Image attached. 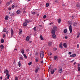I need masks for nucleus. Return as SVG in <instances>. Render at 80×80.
Wrapping results in <instances>:
<instances>
[{
    "label": "nucleus",
    "instance_id": "f257e3e1",
    "mask_svg": "<svg viewBox=\"0 0 80 80\" xmlns=\"http://www.w3.org/2000/svg\"><path fill=\"white\" fill-rule=\"evenodd\" d=\"M30 21H28L27 20H25V22L23 23V26H24V27H26L27 25V23H30Z\"/></svg>",
    "mask_w": 80,
    "mask_h": 80
},
{
    "label": "nucleus",
    "instance_id": "f03ea898",
    "mask_svg": "<svg viewBox=\"0 0 80 80\" xmlns=\"http://www.w3.org/2000/svg\"><path fill=\"white\" fill-rule=\"evenodd\" d=\"M40 56L41 58H43V56H44V52H43L42 51L41 52Z\"/></svg>",
    "mask_w": 80,
    "mask_h": 80
},
{
    "label": "nucleus",
    "instance_id": "7ed1b4c3",
    "mask_svg": "<svg viewBox=\"0 0 80 80\" xmlns=\"http://www.w3.org/2000/svg\"><path fill=\"white\" fill-rule=\"evenodd\" d=\"M62 67L59 66L58 67V72L59 73H62Z\"/></svg>",
    "mask_w": 80,
    "mask_h": 80
},
{
    "label": "nucleus",
    "instance_id": "20e7f679",
    "mask_svg": "<svg viewBox=\"0 0 80 80\" xmlns=\"http://www.w3.org/2000/svg\"><path fill=\"white\" fill-rule=\"evenodd\" d=\"M11 36H10V38H12L13 35L14 34V33H13V29H12V28H11Z\"/></svg>",
    "mask_w": 80,
    "mask_h": 80
},
{
    "label": "nucleus",
    "instance_id": "39448f33",
    "mask_svg": "<svg viewBox=\"0 0 80 80\" xmlns=\"http://www.w3.org/2000/svg\"><path fill=\"white\" fill-rule=\"evenodd\" d=\"M69 29L70 31V33H71L72 32V26L70 25L69 26Z\"/></svg>",
    "mask_w": 80,
    "mask_h": 80
},
{
    "label": "nucleus",
    "instance_id": "423d86ee",
    "mask_svg": "<svg viewBox=\"0 0 80 80\" xmlns=\"http://www.w3.org/2000/svg\"><path fill=\"white\" fill-rule=\"evenodd\" d=\"M12 3V0H10L9 2H8L6 4V6L7 7L8 6L10 5V4H11Z\"/></svg>",
    "mask_w": 80,
    "mask_h": 80
},
{
    "label": "nucleus",
    "instance_id": "0eeeda50",
    "mask_svg": "<svg viewBox=\"0 0 80 80\" xmlns=\"http://www.w3.org/2000/svg\"><path fill=\"white\" fill-rule=\"evenodd\" d=\"M51 74H53L55 73V70L53 69H52L51 70Z\"/></svg>",
    "mask_w": 80,
    "mask_h": 80
},
{
    "label": "nucleus",
    "instance_id": "6e6552de",
    "mask_svg": "<svg viewBox=\"0 0 80 80\" xmlns=\"http://www.w3.org/2000/svg\"><path fill=\"white\" fill-rule=\"evenodd\" d=\"M53 29L54 30H55L56 31H57V30L58 28L57 27H56V26H54L53 27Z\"/></svg>",
    "mask_w": 80,
    "mask_h": 80
},
{
    "label": "nucleus",
    "instance_id": "1a4fd4ad",
    "mask_svg": "<svg viewBox=\"0 0 80 80\" xmlns=\"http://www.w3.org/2000/svg\"><path fill=\"white\" fill-rule=\"evenodd\" d=\"M5 73H6V76H7L8 75V70L6 69Z\"/></svg>",
    "mask_w": 80,
    "mask_h": 80
},
{
    "label": "nucleus",
    "instance_id": "9d476101",
    "mask_svg": "<svg viewBox=\"0 0 80 80\" xmlns=\"http://www.w3.org/2000/svg\"><path fill=\"white\" fill-rule=\"evenodd\" d=\"M51 33L52 34H55V30L54 29H52V30Z\"/></svg>",
    "mask_w": 80,
    "mask_h": 80
},
{
    "label": "nucleus",
    "instance_id": "9b49d317",
    "mask_svg": "<svg viewBox=\"0 0 80 80\" xmlns=\"http://www.w3.org/2000/svg\"><path fill=\"white\" fill-rule=\"evenodd\" d=\"M63 45L64 47V48H67V43H65L63 44Z\"/></svg>",
    "mask_w": 80,
    "mask_h": 80
},
{
    "label": "nucleus",
    "instance_id": "f8f14e48",
    "mask_svg": "<svg viewBox=\"0 0 80 80\" xmlns=\"http://www.w3.org/2000/svg\"><path fill=\"white\" fill-rule=\"evenodd\" d=\"M29 39H30V37L28 36L26 37V40L27 41H29Z\"/></svg>",
    "mask_w": 80,
    "mask_h": 80
},
{
    "label": "nucleus",
    "instance_id": "ddd939ff",
    "mask_svg": "<svg viewBox=\"0 0 80 80\" xmlns=\"http://www.w3.org/2000/svg\"><path fill=\"white\" fill-rule=\"evenodd\" d=\"M52 37L53 38H56V35H55V34H53L52 36Z\"/></svg>",
    "mask_w": 80,
    "mask_h": 80
},
{
    "label": "nucleus",
    "instance_id": "4468645a",
    "mask_svg": "<svg viewBox=\"0 0 80 80\" xmlns=\"http://www.w3.org/2000/svg\"><path fill=\"white\" fill-rule=\"evenodd\" d=\"M40 38L41 40H44V39L43 38V37H42V35L40 36Z\"/></svg>",
    "mask_w": 80,
    "mask_h": 80
},
{
    "label": "nucleus",
    "instance_id": "2eb2a0df",
    "mask_svg": "<svg viewBox=\"0 0 80 80\" xmlns=\"http://www.w3.org/2000/svg\"><path fill=\"white\" fill-rule=\"evenodd\" d=\"M21 53H22V54H23L24 53V50H23V49H21Z\"/></svg>",
    "mask_w": 80,
    "mask_h": 80
},
{
    "label": "nucleus",
    "instance_id": "dca6fc26",
    "mask_svg": "<svg viewBox=\"0 0 80 80\" xmlns=\"http://www.w3.org/2000/svg\"><path fill=\"white\" fill-rule=\"evenodd\" d=\"M59 48H62L63 47H62V43H61L59 44Z\"/></svg>",
    "mask_w": 80,
    "mask_h": 80
},
{
    "label": "nucleus",
    "instance_id": "f3484780",
    "mask_svg": "<svg viewBox=\"0 0 80 80\" xmlns=\"http://www.w3.org/2000/svg\"><path fill=\"white\" fill-rule=\"evenodd\" d=\"M8 18L9 17L8 16H6L5 17V20H8Z\"/></svg>",
    "mask_w": 80,
    "mask_h": 80
},
{
    "label": "nucleus",
    "instance_id": "a211bd4d",
    "mask_svg": "<svg viewBox=\"0 0 80 80\" xmlns=\"http://www.w3.org/2000/svg\"><path fill=\"white\" fill-rule=\"evenodd\" d=\"M21 12L20 10H18L16 12L17 14H20Z\"/></svg>",
    "mask_w": 80,
    "mask_h": 80
},
{
    "label": "nucleus",
    "instance_id": "6ab92c4d",
    "mask_svg": "<svg viewBox=\"0 0 80 80\" xmlns=\"http://www.w3.org/2000/svg\"><path fill=\"white\" fill-rule=\"evenodd\" d=\"M38 60H39V59L36 58L35 59V62H36V63H37V62H38Z\"/></svg>",
    "mask_w": 80,
    "mask_h": 80
},
{
    "label": "nucleus",
    "instance_id": "aec40b11",
    "mask_svg": "<svg viewBox=\"0 0 80 80\" xmlns=\"http://www.w3.org/2000/svg\"><path fill=\"white\" fill-rule=\"evenodd\" d=\"M52 42H50L48 43V45L49 46H51L52 45Z\"/></svg>",
    "mask_w": 80,
    "mask_h": 80
},
{
    "label": "nucleus",
    "instance_id": "412c9836",
    "mask_svg": "<svg viewBox=\"0 0 80 80\" xmlns=\"http://www.w3.org/2000/svg\"><path fill=\"white\" fill-rule=\"evenodd\" d=\"M0 47L1 49H3V48H4V46L3 45H1L0 46Z\"/></svg>",
    "mask_w": 80,
    "mask_h": 80
},
{
    "label": "nucleus",
    "instance_id": "4be33fe9",
    "mask_svg": "<svg viewBox=\"0 0 80 80\" xmlns=\"http://www.w3.org/2000/svg\"><path fill=\"white\" fill-rule=\"evenodd\" d=\"M58 23H60L61 22V19H59L58 20Z\"/></svg>",
    "mask_w": 80,
    "mask_h": 80
},
{
    "label": "nucleus",
    "instance_id": "5701e85b",
    "mask_svg": "<svg viewBox=\"0 0 80 80\" xmlns=\"http://www.w3.org/2000/svg\"><path fill=\"white\" fill-rule=\"evenodd\" d=\"M46 7H48L49 6V3H47L46 4Z\"/></svg>",
    "mask_w": 80,
    "mask_h": 80
},
{
    "label": "nucleus",
    "instance_id": "b1692460",
    "mask_svg": "<svg viewBox=\"0 0 80 80\" xmlns=\"http://www.w3.org/2000/svg\"><path fill=\"white\" fill-rule=\"evenodd\" d=\"M78 23H77V22H74V23H73V26H76V25H77Z\"/></svg>",
    "mask_w": 80,
    "mask_h": 80
},
{
    "label": "nucleus",
    "instance_id": "393cba45",
    "mask_svg": "<svg viewBox=\"0 0 80 80\" xmlns=\"http://www.w3.org/2000/svg\"><path fill=\"white\" fill-rule=\"evenodd\" d=\"M23 56L24 57V58H26V59H27V55L25 54H23Z\"/></svg>",
    "mask_w": 80,
    "mask_h": 80
},
{
    "label": "nucleus",
    "instance_id": "a878e982",
    "mask_svg": "<svg viewBox=\"0 0 80 80\" xmlns=\"http://www.w3.org/2000/svg\"><path fill=\"white\" fill-rule=\"evenodd\" d=\"M80 35V33H78V34H77V38H79V36Z\"/></svg>",
    "mask_w": 80,
    "mask_h": 80
},
{
    "label": "nucleus",
    "instance_id": "bb28decb",
    "mask_svg": "<svg viewBox=\"0 0 80 80\" xmlns=\"http://www.w3.org/2000/svg\"><path fill=\"white\" fill-rule=\"evenodd\" d=\"M18 66L19 67H20V66H21V63H20V62H18Z\"/></svg>",
    "mask_w": 80,
    "mask_h": 80
},
{
    "label": "nucleus",
    "instance_id": "cd10ccee",
    "mask_svg": "<svg viewBox=\"0 0 80 80\" xmlns=\"http://www.w3.org/2000/svg\"><path fill=\"white\" fill-rule=\"evenodd\" d=\"M64 33H67V29H65L64 30Z\"/></svg>",
    "mask_w": 80,
    "mask_h": 80
},
{
    "label": "nucleus",
    "instance_id": "c85d7f7f",
    "mask_svg": "<svg viewBox=\"0 0 80 80\" xmlns=\"http://www.w3.org/2000/svg\"><path fill=\"white\" fill-rule=\"evenodd\" d=\"M57 58H58V57H57V56L54 57V58L55 60H57Z\"/></svg>",
    "mask_w": 80,
    "mask_h": 80
},
{
    "label": "nucleus",
    "instance_id": "c756f323",
    "mask_svg": "<svg viewBox=\"0 0 80 80\" xmlns=\"http://www.w3.org/2000/svg\"><path fill=\"white\" fill-rule=\"evenodd\" d=\"M7 30H6V29L5 28H4L3 31V32H6Z\"/></svg>",
    "mask_w": 80,
    "mask_h": 80
},
{
    "label": "nucleus",
    "instance_id": "7c9ffc66",
    "mask_svg": "<svg viewBox=\"0 0 80 80\" xmlns=\"http://www.w3.org/2000/svg\"><path fill=\"white\" fill-rule=\"evenodd\" d=\"M1 42L2 43H3V42H4V40H3V39L1 40Z\"/></svg>",
    "mask_w": 80,
    "mask_h": 80
},
{
    "label": "nucleus",
    "instance_id": "2f4dec72",
    "mask_svg": "<svg viewBox=\"0 0 80 80\" xmlns=\"http://www.w3.org/2000/svg\"><path fill=\"white\" fill-rule=\"evenodd\" d=\"M20 60H23V58L22 57V56H20Z\"/></svg>",
    "mask_w": 80,
    "mask_h": 80
},
{
    "label": "nucleus",
    "instance_id": "473e14b6",
    "mask_svg": "<svg viewBox=\"0 0 80 80\" xmlns=\"http://www.w3.org/2000/svg\"><path fill=\"white\" fill-rule=\"evenodd\" d=\"M38 72V69H36L35 70V73H37Z\"/></svg>",
    "mask_w": 80,
    "mask_h": 80
},
{
    "label": "nucleus",
    "instance_id": "72a5a7b5",
    "mask_svg": "<svg viewBox=\"0 0 80 80\" xmlns=\"http://www.w3.org/2000/svg\"><path fill=\"white\" fill-rule=\"evenodd\" d=\"M22 30H21V29H20L19 30V34H21V33H22Z\"/></svg>",
    "mask_w": 80,
    "mask_h": 80
},
{
    "label": "nucleus",
    "instance_id": "f704fd0d",
    "mask_svg": "<svg viewBox=\"0 0 80 80\" xmlns=\"http://www.w3.org/2000/svg\"><path fill=\"white\" fill-rule=\"evenodd\" d=\"M33 29L34 30V31H36V30H37V28L36 27H34L33 28Z\"/></svg>",
    "mask_w": 80,
    "mask_h": 80
},
{
    "label": "nucleus",
    "instance_id": "c9c22d12",
    "mask_svg": "<svg viewBox=\"0 0 80 80\" xmlns=\"http://www.w3.org/2000/svg\"><path fill=\"white\" fill-rule=\"evenodd\" d=\"M77 7H80V4H77L76 5Z\"/></svg>",
    "mask_w": 80,
    "mask_h": 80
},
{
    "label": "nucleus",
    "instance_id": "e433bc0d",
    "mask_svg": "<svg viewBox=\"0 0 80 80\" xmlns=\"http://www.w3.org/2000/svg\"><path fill=\"white\" fill-rule=\"evenodd\" d=\"M7 76H8V78H7L8 79H9V78H10V75L8 74V75H7Z\"/></svg>",
    "mask_w": 80,
    "mask_h": 80
},
{
    "label": "nucleus",
    "instance_id": "4c0bfd02",
    "mask_svg": "<svg viewBox=\"0 0 80 80\" xmlns=\"http://www.w3.org/2000/svg\"><path fill=\"white\" fill-rule=\"evenodd\" d=\"M36 14V12H33L32 13V15H35Z\"/></svg>",
    "mask_w": 80,
    "mask_h": 80
},
{
    "label": "nucleus",
    "instance_id": "58836bf2",
    "mask_svg": "<svg viewBox=\"0 0 80 80\" xmlns=\"http://www.w3.org/2000/svg\"><path fill=\"white\" fill-rule=\"evenodd\" d=\"M72 55L73 57H75L76 55H77V54H73Z\"/></svg>",
    "mask_w": 80,
    "mask_h": 80
},
{
    "label": "nucleus",
    "instance_id": "ea45409f",
    "mask_svg": "<svg viewBox=\"0 0 80 80\" xmlns=\"http://www.w3.org/2000/svg\"><path fill=\"white\" fill-rule=\"evenodd\" d=\"M51 69H52V66L50 65V66H49V70H51Z\"/></svg>",
    "mask_w": 80,
    "mask_h": 80
},
{
    "label": "nucleus",
    "instance_id": "a19ab883",
    "mask_svg": "<svg viewBox=\"0 0 80 80\" xmlns=\"http://www.w3.org/2000/svg\"><path fill=\"white\" fill-rule=\"evenodd\" d=\"M32 63V62H30L29 63H28V65H31V64Z\"/></svg>",
    "mask_w": 80,
    "mask_h": 80
},
{
    "label": "nucleus",
    "instance_id": "79ce46f5",
    "mask_svg": "<svg viewBox=\"0 0 80 80\" xmlns=\"http://www.w3.org/2000/svg\"><path fill=\"white\" fill-rule=\"evenodd\" d=\"M14 15V14L13 13H11V15H10V16H13Z\"/></svg>",
    "mask_w": 80,
    "mask_h": 80
},
{
    "label": "nucleus",
    "instance_id": "37998d69",
    "mask_svg": "<svg viewBox=\"0 0 80 80\" xmlns=\"http://www.w3.org/2000/svg\"><path fill=\"white\" fill-rule=\"evenodd\" d=\"M15 80H18V77H15Z\"/></svg>",
    "mask_w": 80,
    "mask_h": 80
},
{
    "label": "nucleus",
    "instance_id": "c03bdc74",
    "mask_svg": "<svg viewBox=\"0 0 80 80\" xmlns=\"http://www.w3.org/2000/svg\"><path fill=\"white\" fill-rule=\"evenodd\" d=\"M2 37H3V38H5V37H6V36H5V34H3L2 35Z\"/></svg>",
    "mask_w": 80,
    "mask_h": 80
},
{
    "label": "nucleus",
    "instance_id": "a18cd8bd",
    "mask_svg": "<svg viewBox=\"0 0 80 80\" xmlns=\"http://www.w3.org/2000/svg\"><path fill=\"white\" fill-rule=\"evenodd\" d=\"M35 55H36V56L37 57L38 56V52H36V53Z\"/></svg>",
    "mask_w": 80,
    "mask_h": 80
},
{
    "label": "nucleus",
    "instance_id": "49530a36",
    "mask_svg": "<svg viewBox=\"0 0 80 80\" xmlns=\"http://www.w3.org/2000/svg\"><path fill=\"white\" fill-rule=\"evenodd\" d=\"M46 18V15H44L43 16V18Z\"/></svg>",
    "mask_w": 80,
    "mask_h": 80
},
{
    "label": "nucleus",
    "instance_id": "de8ad7c7",
    "mask_svg": "<svg viewBox=\"0 0 80 80\" xmlns=\"http://www.w3.org/2000/svg\"><path fill=\"white\" fill-rule=\"evenodd\" d=\"M14 7H15V5H13L12 6V8H14Z\"/></svg>",
    "mask_w": 80,
    "mask_h": 80
},
{
    "label": "nucleus",
    "instance_id": "09e8293b",
    "mask_svg": "<svg viewBox=\"0 0 80 80\" xmlns=\"http://www.w3.org/2000/svg\"><path fill=\"white\" fill-rule=\"evenodd\" d=\"M78 71H80V67H78Z\"/></svg>",
    "mask_w": 80,
    "mask_h": 80
},
{
    "label": "nucleus",
    "instance_id": "8fccbe9b",
    "mask_svg": "<svg viewBox=\"0 0 80 80\" xmlns=\"http://www.w3.org/2000/svg\"><path fill=\"white\" fill-rule=\"evenodd\" d=\"M77 47L78 48H79V45L78 44L77 45Z\"/></svg>",
    "mask_w": 80,
    "mask_h": 80
},
{
    "label": "nucleus",
    "instance_id": "3c124183",
    "mask_svg": "<svg viewBox=\"0 0 80 80\" xmlns=\"http://www.w3.org/2000/svg\"><path fill=\"white\" fill-rule=\"evenodd\" d=\"M28 43H32V41H29L28 42Z\"/></svg>",
    "mask_w": 80,
    "mask_h": 80
},
{
    "label": "nucleus",
    "instance_id": "603ef678",
    "mask_svg": "<svg viewBox=\"0 0 80 80\" xmlns=\"http://www.w3.org/2000/svg\"><path fill=\"white\" fill-rule=\"evenodd\" d=\"M26 13V11H24L23 12V13Z\"/></svg>",
    "mask_w": 80,
    "mask_h": 80
},
{
    "label": "nucleus",
    "instance_id": "864d4df0",
    "mask_svg": "<svg viewBox=\"0 0 80 80\" xmlns=\"http://www.w3.org/2000/svg\"><path fill=\"white\" fill-rule=\"evenodd\" d=\"M62 6H63V7H65V4H62Z\"/></svg>",
    "mask_w": 80,
    "mask_h": 80
},
{
    "label": "nucleus",
    "instance_id": "5fc2aeb1",
    "mask_svg": "<svg viewBox=\"0 0 80 80\" xmlns=\"http://www.w3.org/2000/svg\"><path fill=\"white\" fill-rule=\"evenodd\" d=\"M70 57H73V56L72 54L70 56Z\"/></svg>",
    "mask_w": 80,
    "mask_h": 80
},
{
    "label": "nucleus",
    "instance_id": "6e6d98bb",
    "mask_svg": "<svg viewBox=\"0 0 80 80\" xmlns=\"http://www.w3.org/2000/svg\"><path fill=\"white\" fill-rule=\"evenodd\" d=\"M74 17H75V16H72V19H73V18H74Z\"/></svg>",
    "mask_w": 80,
    "mask_h": 80
},
{
    "label": "nucleus",
    "instance_id": "4d7b16f0",
    "mask_svg": "<svg viewBox=\"0 0 80 80\" xmlns=\"http://www.w3.org/2000/svg\"><path fill=\"white\" fill-rule=\"evenodd\" d=\"M6 34H8V31H6Z\"/></svg>",
    "mask_w": 80,
    "mask_h": 80
},
{
    "label": "nucleus",
    "instance_id": "13d9d810",
    "mask_svg": "<svg viewBox=\"0 0 80 80\" xmlns=\"http://www.w3.org/2000/svg\"><path fill=\"white\" fill-rule=\"evenodd\" d=\"M68 54H69V55H70L71 54H72V52H68Z\"/></svg>",
    "mask_w": 80,
    "mask_h": 80
},
{
    "label": "nucleus",
    "instance_id": "bf43d9fd",
    "mask_svg": "<svg viewBox=\"0 0 80 80\" xmlns=\"http://www.w3.org/2000/svg\"><path fill=\"white\" fill-rule=\"evenodd\" d=\"M54 51H56V50H57V48H55L54 49Z\"/></svg>",
    "mask_w": 80,
    "mask_h": 80
},
{
    "label": "nucleus",
    "instance_id": "052dcab7",
    "mask_svg": "<svg viewBox=\"0 0 80 80\" xmlns=\"http://www.w3.org/2000/svg\"><path fill=\"white\" fill-rule=\"evenodd\" d=\"M65 38L66 39H67V38H68V37H67V36H66L65 37Z\"/></svg>",
    "mask_w": 80,
    "mask_h": 80
},
{
    "label": "nucleus",
    "instance_id": "680f3d73",
    "mask_svg": "<svg viewBox=\"0 0 80 80\" xmlns=\"http://www.w3.org/2000/svg\"><path fill=\"white\" fill-rule=\"evenodd\" d=\"M8 10H11V8H9Z\"/></svg>",
    "mask_w": 80,
    "mask_h": 80
},
{
    "label": "nucleus",
    "instance_id": "e2e57ef3",
    "mask_svg": "<svg viewBox=\"0 0 80 80\" xmlns=\"http://www.w3.org/2000/svg\"><path fill=\"white\" fill-rule=\"evenodd\" d=\"M49 55H52V53L51 52H50V53H49Z\"/></svg>",
    "mask_w": 80,
    "mask_h": 80
},
{
    "label": "nucleus",
    "instance_id": "0e129e2a",
    "mask_svg": "<svg viewBox=\"0 0 80 80\" xmlns=\"http://www.w3.org/2000/svg\"><path fill=\"white\" fill-rule=\"evenodd\" d=\"M75 64H76V62H75L73 63L74 65H75Z\"/></svg>",
    "mask_w": 80,
    "mask_h": 80
},
{
    "label": "nucleus",
    "instance_id": "69168bd1",
    "mask_svg": "<svg viewBox=\"0 0 80 80\" xmlns=\"http://www.w3.org/2000/svg\"><path fill=\"white\" fill-rule=\"evenodd\" d=\"M0 79H1V80L2 79V77H0Z\"/></svg>",
    "mask_w": 80,
    "mask_h": 80
},
{
    "label": "nucleus",
    "instance_id": "338daca9",
    "mask_svg": "<svg viewBox=\"0 0 80 80\" xmlns=\"http://www.w3.org/2000/svg\"><path fill=\"white\" fill-rule=\"evenodd\" d=\"M37 17H38V16H39V14H37Z\"/></svg>",
    "mask_w": 80,
    "mask_h": 80
},
{
    "label": "nucleus",
    "instance_id": "774afa93",
    "mask_svg": "<svg viewBox=\"0 0 80 80\" xmlns=\"http://www.w3.org/2000/svg\"><path fill=\"white\" fill-rule=\"evenodd\" d=\"M80 64H78V67H79V66H80Z\"/></svg>",
    "mask_w": 80,
    "mask_h": 80
}]
</instances>
